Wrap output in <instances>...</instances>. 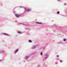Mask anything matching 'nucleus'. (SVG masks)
<instances>
[{
	"label": "nucleus",
	"instance_id": "5",
	"mask_svg": "<svg viewBox=\"0 0 67 67\" xmlns=\"http://www.w3.org/2000/svg\"><path fill=\"white\" fill-rule=\"evenodd\" d=\"M36 47V46H33V47L32 48V49H34V48H35Z\"/></svg>",
	"mask_w": 67,
	"mask_h": 67
},
{
	"label": "nucleus",
	"instance_id": "20",
	"mask_svg": "<svg viewBox=\"0 0 67 67\" xmlns=\"http://www.w3.org/2000/svg\"><path fill=\"white\" fill-rule=\"evenodd\" d=\"M58 1H59L60 0H57Z\"/></svg>",
	"mask_w": 67,
	"mask_h": 67
},
{
	"label": "nucleus",
	"instance_id": "23",
	"mask_svg": "<svg viewBox=\"0 0 67 67\" xmlns=\"http://www.w3.org/2000/svg\"><path fill=\"white\" fill-rule=\"evenodd\" d=\"M54 26H55L56 25L55 24H54Z\"/></svg>",
	"mask_w": 67,
	"mask_h": 67
},
{
	"label": "nucleus",
	"instance_id": "17",
	"mask_svg": "<svg viewBox=\"0 0 67 67\" xmlns=\"http://www.w3.org/2000/svg\"><path fill=\"white\" fill-rule=\"evenodd\" d=\"M20 24H23V23H20Z\"/></svg>",
	"mask_w": 67,
	"mask_h": 67
},
{
	"label": "nucleus",
	"instance_id": "3",
	"mask_svg": "<svg viewBox=\"0 0 67 67\" xmlns=\"http://www.w3.org/2000/svg\"><path fill=\"white\" fill-rule=\"evenodd\" d=\"M1 53H5V51H4V50H2L1 52Z\"/></svg>",
	"mask_w": 67,
	"mask_h": 67
},
{
	"label": "nucleus",
	"instance_id": "4",
	"mask_svg": "<svg viewBox=\"0 0 67 67\" xmlns=\"http://www.w3.org/2000/svg\"><path fill=\"white\" fill-rule=\"evenodd\" d=\"M15 16H16V17L17 18H18L19 17V16L16 14H15Z\"/></svg>",
	"mask_w": 67,
	"mask_h": 67
},
{
	"label": "nucleus",
	"instance_id": "7",
	"mask_svg": "<svg viewBox=\"0 0 67 67\" xmlns=\"http://www.w3.org/2000/svg\"><path fill=\"white\" fill-rule=\"evenodd\" d=\"M36 23H37V24H42V23H38L37 22H36Z\"/></svg>",
	"mask_w": 67,
	"mask_h": 67
},
{
	"label": "nucleus",
	"instance_id": "27",
	"mask_svg": "<svg viewBox=\"0 0 67 67\" xmlns=\"http://www.w3.org/2000/svg\"><path fill=\"white\" fill-rule=\"evenodd\" d=\"M14 12V13H15V12Z\"/></svg>",
	"mask_w": 67,
	"mask_h": 67
},
{
	"label": "nucleus",
	"instance_id": "16",
	"mask_svg": "<svg viewBox=\"0 0 67 67\" xmlns=\"http://www.w3.org/2000/svg\"><path fill=\"white\" fill-rule=\"evenodd\" d=\"M60 63H62V61L61 60H60Z\"/></svg>",
	"mask_w": 67,
	"mask_h": 67
},
{
	"label": "nucleus",
	"instance_id": "15",
	"mask_svg": "<svg viewBox=\"0 0 67 67\" xmlns=\"http://www.w3.org/2000/svg\"><path fill=\"white\" fill-rule=\"evenodd\" d=\"M66 39H64V41H66Z\"/></svg>",
	"mask_w": 67,
	"mask_h": 67
},
{
	"label": "nucleus",
	"instance_id": "8",
	"mask_svg": "<svg viewBox=\"0 0 67 67\" xmlns=\"http://www.w3.org/2000/svg\"><path fill=\"white\" fill-rule=\"evenodd\" d=\"M18 52V49H16L15 51V53H17Z\"/></svg>",
	"mask_w": 67,
	"mask_h": 67
},
{
	"label": "nucleus",
	"instance_id": "12",
	"mask_svg": "<svg viewBox=\"0 0 67 67\" xmlns=\"http://www.w3.org/2000/svg\"><path fill=\"white\" fill-rule=\"evenodd\" d=\"M25 11H27V8H25Z\"/></svg>",
	"mask_w": 67,
	"mask_h": 67
},
{
	"label": "nucleus",
	"instance_id": "25",
	"mask_svg": "<svg viewBox=\"0 0 67 67\" xmlns=\"http://www.w3.org/2000/svg\"><path fill=\"white\" fill-rule=\"evenodd\" d=\"M66 43H67V42H66Z\"/></svg>",
	"mask_w": 67,
	"mask_h": 67
},
{
	"label": "nucleus",
	"instance_id": "13",
	"mask_svg": "<svg viewBox=\"0 0 67 67\" xmlns=\"http://www.w3.org/2000/svg\"><path fill=\"white\" fill-rule=\"evenodd\" d=\"M41 56H42V55H43V53H42V52L41 53Z\"/></svg>",
	"mask_w": 67,
	"mask_h": 67
},
{
	"label": "nucleus",
	"instance_id": "9",
	"mask_svg": "<svg viewBox=\"0 0 67 67\" xmlns=\"http://www.w3.org/2000/svg\"><path fill=\"white\" fill-rule=\"evenodd\" d=\"M3 34H4V35H9L5 33H4Z\"/></svg>",
	"mask_w": 67,
	"mask_h": 67
},
{
	"label": "nucleus",
	"instance_id": "18",
	"mask_svg": "<svg viewBox=\"0 0 67 67\" xmlns=\"http://www.w3.org/2000/svg\"><path fill=\"white\" fill-rule=\"evenodd\" d=\"M66 3H64V5H66Z\"/></svg>",
	"mask_w": 67,
	"mask_h": 67
},
{
	"label": "nucleus",
	"instance_id": "24",
	"mask_svg": "<svg viewBox=\"0 0 67 67\" xmlns=\"http://www.w3.org/2000/svg\"><path fill=\"white\" fill-rule=\"evenodd\" d=\"M20 8H22V7H20Z\"/></svg>",
	"mask_w": 67,
	"mask_h": 67
},
{
	"label": "nucleus",
	"instance_id": "22",
	"mask_svg": "<svg viewBox=\"0 0 67 67\" xmlns=\"http://www.w3.org/2000/svg\"><path fill=\"white\" fill-rule=\"evenodd\" d=\"M45 47L44 48H43V49H45Z\"/></svg>",
	"mask_w": 67,
	"mask_h": 67
},
{
	"label": "nucleus",
	"instance_id": "11",
	"mask_svg": "<svg viewBox=\"0 0 67 67\" xmlns=\"http://www.w3.org/2000/svg\"><path fill=\"white\" fill-rule=\"evenodd\" d=\"M18 32L19 34H22V33L20 31H18Z\"/></svg>",
	"mask_w": 67,
	"mask_h": 67
},
{
	"label": "nucleus",
	"instance_id": "1",
	"mask_svg": "<svg viewBox=\"0 0 67 67\" xmlns=\"http://www.w3.org/2000/svg\"><path fill=\"white\" fill-rule=\"evenodd\" d=\"M48 54H45L44 56V59H47L48 57Z\"/></svg>",
	"mask_w": 67,
	"mask_h": 67
},
{
	"label": "nucleus",
	"instance_id": "14",
	"mask_svg": "<svg viewBox=\"0 0 67 67\" xmlns=\"http://www.w3.org/2000/svg\"><path fill=\"white\" fill-rule=\"evenodd\" d=\"M59 11H58V12H57V14H59Z\"/></svg>",
	"mask_w": 67,
	"mask_h": 67
},
{
	"label": "nucleus",
	"instance_id": "6",
	"mask_svg": "<svg viewBox=\"0 0 67 67\" xmlns=\"http://www.w3.org/2000/svg\"><path fill=\"white\" fill-rule=\"evenodd\" d=\"M31 10V8L27 10V11L28 12H29V11H30Z\"/></svg>",
	"mask_w": 67,
	"mask_h": 67
},
{
	"label": "nucleus",
	"instance_id": "10",
	"mask_svg": "<svg viewBox=\"0 0 67 67\" xmlns=\"http://www.w3.org/2000/svg\"><path fill=\"white\" fill-rule=\"evenodd\" d=\"M29 43H31L32 42V41H31V40H29Z\"/></svg>",
	"mask_w": 67,
	"mask_h": 67
},
{
	"label": "nucleus",
	"instance_id": "21",
	"mask_svg": "<svg viewBox=\"0 0 67 67\" xmlns=\"http://www.w3.org/2000/svg\"><path fill=\"white\" fill-rule=\"evenodd\" d=\"M1 61H2V60H0V62Z\"/></svg>",
	"mask_w": 67,
	"mask_h": 67
},
{
	"label": "nucleus",
	"instance_id": "19",
	"mask_svg": "<svg viewBox=\"0 0 67 67\" xmlns=\"http://www.w3.org/2000/svg\"><path fill=\"white\" fill-rule=\"evenodd\" d=\"M57 57H59V55H57Z\"/></svg>",
	"mask_w": 67,
	"mask_h": 67
},
{
	"label": "nucleus",
	"instance_id": "26",
	"mask_svg": "<svg viewBox=\"0 0 67 67\" xmlns=\"http://www.w3.org/2000/svg\"><path fill=\"white\" fill-rule=\"evenodd\" d=\"M32 55H33V54H32Z\"/></svg>",
	"mask_w": 67,
	"mask_h": 67
},
{
	"label": "nucleus",
	"instance_id": "2",
	"mask_svg": "<svg viewBox=\"0 0 67 67\" xmlns=\"http://www.w3.org/2000/svg\"><path fill=\"white\" fill-rule=\"evenodd\" d=\"M29 56H26L25 57V59H27L29 58Z\"/></svg>",
	"mask_w": 67,
	"mask_h": 67
}]
</instances>
